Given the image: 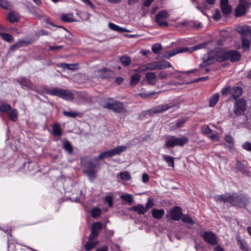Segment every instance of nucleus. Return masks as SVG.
Segmentation results:
<instances>
[{"instance_id": "a211bd4d", "label": "nucleus", "mask_w": 251, "mask_h": 251, "mask_svg": "<svg viewBox=\"0 0 251 251\" xmlns=\"http://www.w3.org/2000/svg\"><path fill=\"white\" fill-rule=\"evenodd\" d=\"M145 78L149 84L154 85L157 80L155 74L153 72H148L145 74Z\"/></svg>"}, {"instance_id": "a878e982", "label": "nucleus", "mask_w": 251, "mask_h": 251, "mask_svg": "<svg viewBox=\"0 0 251 251\" xmlns=\"http://www.w3.org/2000/svg\"><path fill=\"white\" fill-rule=\"evenodd\" d=\"M220 5L223 14L227 15L231 13L232 8L228 4V2L220 3Z\"/></svg>"}, {"instance_id": "f8f14e48", "label": "nucleus", "mask_w": 251, "mask_h": 251, "mask_svg": "<svg viewBox=\"0 0 251 251\" xmlns=\"http://www.w3.org/2000/svg\"><path fill=\"white\" fill-rule=\"evenodd\" d=\"M202 237L206 242L211 245H214L218 243V238L212 232H204L203 234Z\"/></svg>"}, {"instance_id": "9b49d317", "label": "nucleus", "mask_w": 251, "mask_h": 251, "mask_svg": "<svg viewBox=\"0 0 251 251\" xmlns=\"http://www.w3.org/2000/svg\"><path fill=\"white\" fill-rule=\"evenodd\" d=\"M169 14L167 11L162 10L156 15L155 21L160 26H167L168 23L166 19L169 17Z\"/></svg>"}, {"instance_id": "39448f33", "label": "nucleus", "mask_w": 251, "mask_h": 251, "mask_svg": "<svg viewBox=\"0 0 251 251\" xmlns=\"http://www.w3.org/2000/svg\"><path fill=\"white\" fill-rule=\"evenodd\" d=\"M188 138L186 137H177L176 136H170L166 141L165 146L168 148H172L175 146H183L188 143Z\"/></svg>"}, {"instance_id": "c9c22d12", "label": "nucleus", "mask_w": 251, "mask_h": 251, "mask_svg": "<svg viewBox=\"0 0 251 251\" xmlns=\"http://www.w3.org/2000/svg\"><path fill=\"white\" fill-rule=\"evenodd\" d=\"M246 12L244 8L240 4L236 8L235 16L236 17H241L245 15Z\"/></svg>"}, {"instance_id": "58836bf2", "label": "nucleus", "mask_w": 251, "mask_h": 251, "mask_svg": "<svg viewBox=\"0 0 251 251\" xmlns=\"http://www.w3.org/2000/svg\"><path fill=\"white\" fill-rule=\"evenodd\" d=\"M205 47V44H201L195 46H193L192 47H186L187 52H192L197 50H199L200 49H202Z\"/></svg>"}, {"instance_id": "412c9836", "label": "nucleus", "mask_w": 251, "mask_h": 251, "mask_svg": "<svg viewBox=\"0 0 251 251\" xmlns=\"http://www.w3.org/2000/svg\"><path fill=\"white\" fill-rule=\"evenodd\" d=\"M187 49L186 47H184L182 48H176L173 50H172L170 51L169 52H167L168 55L165 56V57L167 59H169L171 57L178 54L179 53H182L184 52H187Z\"/></svg>"}, {"instance_id": "f3484780", "label": "nucleus", "mask_w": 251, "mask_h": 251, "mask_svg": "<svg viewBox=\"0 0 251 251\" xmlns=\"http://www.w3.org/2000/svg\"><path fill=\"white\" fill-rule=\"evenodd\" d=\"M181 209L178 206L175 207L171 211V216L174 221H178L182 217Z\"/></svg>"}, {"instance_id": "338daca9", "label": "nucleus", "mask_w": 251, "mask_h": 251, "mask_svg": "<svg viewBox=\"0 0 251 251\" xmlns=\"http://www.w3.org/2000/svg\"><path fill=\"white\" fill-rule=\"evenodd\" d=\"M149 176L147 174H143L142 175V181L144 183H147L149 181Z\"/></svg>"}, {"instance_id": "c03bdc74", "label": "nucleus", "mask_w": 251, "mask_h": 251, "mask_svg": "<svg viewBox=\"0 0 251 251\" xmlns=\"http://www.w3.org/2000/svg\"><path fill=\"white\" fill-rule=\"evenodd\" d=\"M9 117L12 121H15L17 118V111L15 109H13L9 112Z\"/></svg>"}, {"instance_id": "0e129e2a", "label": "nucleus", "mask_w": 251, "mask_h": 251, "mask_svg": "<svg viewBox=\"0 0 251 251\" xmlns=\"http://www.w3.org/2000/svg\"><path fill=\"white\" fill-rule=\"evenodd\" d=\"M243 148L248 151H251V143L246 142L243 145Z\"/></svg>"}, {"instance_id": "69168bd1", "label": "nucleus", "mask_w": 251, "mask_h": 251, "mask_svg": "<svg viewBox=\"0 0 251 251\" xmlns=\"http://www.w3.org/2000/svg\"><path fill=\"white\" fill-rule=\"evenodd\" d=\"M208 79H209V77H208V76L199 77V78H196L194 80H193L192 81V82H193V83L198 82L200 81H204V80H207Z\"/></svg>"}, {"instance_id": "13d9d810", "label": "nucleus", "mask_w": 251, "mask_h": 251, "mask_svg": "<svg viewBox=\"0 0 251 251\" xmlns=\"http://www.w3.org/2000/svg\"><path fill=\"white\" fill-rule=\"evenodd\" d=\"M186 119L185 118H182L177 121L176 123V128L182 127L184 123L186 122Z\"/></svg>"}, {"instance_id": "bf43d9fd", "label": "nucleus", "mask_w": 251, "mask_h": 251, "mask_svg": "<svg viewBox=\"0 0 251 251\" xmlns=\"http://www.w3.org/2000/svg\"><path fill=\"white\" fill-rule=\"evenodd\" d=\"M0 6L7 9L9 7V3L7 0H0Z\"/></svg>"}, {"instance_id": "ddd939ff", "label": "nucleus", "mask_w": 251, "mask_h": 251, "mask_svg": "<svg viewBox=\"0 0 251 251\" xmlns=\"http://www.w3.org/2000/svg\"><path fill=\"white\" fill-rule=\"evenodd\" d=\"M102 229V224L100 222L93 223L91 227V233L89 236V239L93 240L95 237H97Z\"/></svg>"}, {"instance_id": "b1692460", "label": "nucleus", "mask_w": 251, "mask_h": 251, "mask_svg": "<svg viewBox=\"0 0 251 251\" xmlns=\"http://www.w3.org/2000/svg\"><path fill=\"white\" fill-rule=\"evenodd\" d=\"M129 209L136 212L139 215H144L147 212L144 206L141 204L131 207Z\"/></svg>"}, {"instance_id": "7ed1b4c3", "label": "nucleus", "mask_w": 251, "mask_h": 251, "mask_svg": "<svg viewBox=\"0 0 251 251\" xmlns=\"http://www.w3.org/2000/svg\"><path fill=\"white\" fill-rule=\"evenodd\" d=\"M102 106L109 110H112L116 113H122L125 111L123 103L112 98H107L101 102Z\"/></svg>"}, {"instance_id": "6e6d98bb", "label": "nucleus", "mask_w": 251, "mask_h": 251, "mask_svg": "<svg viewBox=\"0 0 251 251\" xmlns=\"http://www.w3.org/2000/svg\"><path fill=\"white\" fill-rule=\"evenodd\" d=\"M154 205V202L151 199H149L147 202L146 204L145 207H144L146 212L148 211V210L151 208L152 206Z\"/></svg>"}, {"instance_id": "f257e3e1", "label": "nucleus", "mask_w": 251, "mask_h": 251, "mask_svg": "<svg viewBox=\"0 0 251 251\" xmlns=\"http://www.w3.org/2000/svg\"><path fill=\"white\" fill-rule=\"evenodd\" d=\"M214 199L218 202H228L232 205L241 207H245L249 202V200L246 196L243 195H238L237 193H233L231 195L225 194L224 195H216L214 196Z\"/></svg>"}, {"instance_id": "2f4dec72", "label": "nucleus", "mask_w": 251, "mask_h": 251, "mask_svg": "<svg viewBox=\"0 0 251 251\" xmlns=\"http://www.w3.org/2000/svg\"><path fill=\"white\" fill-rule=\"evenodd\" d=\"M93 240L89 239V241L87 242L85 245V249L87 251H89L94 248L98 244V241H95Z\"/></svg>"}, {"instance_id": "423d86ee", "label": "nucleus", "mask_w": 251, "mask_h": 251, "mask_svg": "<svg viewBox=\"0 0 251 251\" xmlns=\"http://www.w3.org/2000/svg\"><path fill=\"white\" fill-rule=\"evenodd\" d=\"M127 149L126 146H119L116 148L110 150L106 151L104 152L100 153L97 157L99 160L120 154L121 153L125 151Z\"/></svg>"}, {"instance_id": "1a4fd4ad", "label": "nucleus", "mask_w": 251, "mask_h": 251, "mask_svg": "<svg viewBox=\"0 0 251 251\" xmlns=\"http://www.w3.org/2000/svg\"><path fill=\"white\" fill-rule=\"evenodd\" d=\"M233 108V111L236 116H239L243 115L246 110L245 100L241 98L237 100L234 104Z\"/></svg>"}, {"instance_id": "9d476101", "label": "nucleus", "mask_w": 251, "mask_h": 251, "mask_svg": "<svg viewBox=\"0 0 251 251\" xmlns=\"http://www.w3.org/2000/svg\"><path fill=\"white\" fill-rule=\"evenodd\" d=\"M148 70H156L170 68L171 64L167 61H153L147 64Z\"/></svg>"}, {"instance_id": "aec40b11", "label": "nucleus", "mask_w": 251, "mask_h": 251, "mask_svg": "<svg viewBox=\"0 0 251 251\" xmlns=\"http://www.w3.org/2000/svg\"><path fill=\"white\" fill-rule=\"evenodd\" d=\"M235 169L236 171L240 172L242 173L244 175H249L250 174L249 171L247 169V168L244 166L242 163L237 161L235 164Z\"/></svg>"}, {"instance_id": "4be33fe9", "label": "nucleus", "mask_w": 251, "mask_h": 251, "mask_svg": "<svg viewBox=\"0 0 251 251\" xmlns=\"http://www.w3.org/2000/svg\"><path fill=\"white\" fill-rule=\"evenodd\" d=\"M152 217L156 219H161L165 214L163 209H153L151 210Z\"/></svg>"}, {"instance_id": "cd10ccee", "label": "nucleus", "mask_w": 251, "mask_h": 251, "mask_svg": "<svg viewBox=\"0 0 251 251\" xmlns=\"http://www.w3.org/2000/svg\"><path fill=\"white\" fill-rule=\"evenodd\" d=\"M8 19L11 23L17 22L20 19V15L17 12L11 11L8 14Z\"/></svg>"}, {"instance_id": "09e8293b", "label": "nucleus", "mask_w": 251, "mask_h": 251, "mask_svg": "<svg viewBox=\"0 0 251 251\" xmlns=\"http://www.w3.org/2000/svg\"><path fill=\"white\" fill-rule=\"evenodd\" d=\"M121 178L125 180H129L131 178L130 174L127 172H124L120 173Z\"/></svg>"}, {"instance_id": "052dcab7", "label": "nucleus", "mask_w": 251, "mask_h": 251, "mask_svg": "<svg viewBox=\"0 0 251 251\" xmlns=\"http://www.w3.org/2000/svg\"><path fill=\"white\" fill-rule=\"evenodd\" d=\"M202 132L205 134H208L211 132V129L208 126H204L201 128Z\"/></svg>"}, {"instance_id": "e433bc0d", "label": "nucleus", "mask_w": 251, "mask_h": 251, "mask_svg": "<svg viewBox=\"0 0 251 251\" xmlns=\"http://www.w3.org/2000/svg\"><path fill=\"white\" fill-rule=\"evenodd\" d=\"M163 159L168 163V166L174 168V158L168 155H163Z\"/></svg>"}, {"instance_id": "393cba45", "label": "nucleus", "mask_w": 251, "mask_h": 251, "mask_svg": "<svg viewBox=\"0 0 251 251\" xmlns=\"http://www.w3.org/2000/svg\"><path fill=\"white\" fill-rule=\"evenodd\" d=\"M242 93V89L239 86L231 88V96L233 99H237L240 96Z\"/></svg>"}, {"instance_id": "2eb2a0df", "label": "nucleus", "mask_w": 251, "mask_h": 251, "mask_svg": "<svg viewBox=\"0 0 251 251\" xmlns=\"http://www.w3.org/2000/svg\"><path fill=\"white\" fill-rule=\"evenodd\" d=\"M17 82L21 84V87L23 89H32L33 83L32 81L26 78L21 77L17 80Z\"/></svg>"}, {"instance_id": "6ab92c4d", "label": "nucleus", "mask_w": 251, "mask_h": 251, "mask_svg": "<svg viewBox=\"0 0 251 251\" xmlns=\"http://www.w3.org/2000/svg\"><path fill=\"white\" fill-rule=\"evenodd\" d=\"M108 27L109 28L115 31H117L119 33H122V32H130V31L126 28H125L124 27H121L117 25H115L112 23H108Z\"/></svg>"}, {"instance_id": "bb28decb", "label": "nucleus", "mask_w": 251, "mask_h": 251, "mask_svg": "<svg viewBox=\"0 0 251 251\" xmlns=\"http://www.w3.org/2000/svg\"><path fill=\"white\" fill-rule=\"evenodd\" d=\"M182 221L187 225L188 228H191L194 224L193 219L188 215L184 214L181 218Z\"/></svg>"}, {"instance_id": "603ef678", "label": "nucleus", "mask_w": 251, "mask_h": 251, "mask_svg": "<svg viewBox=\"0 0 251 251\" xmlns=\"http://www.w3.org/2000/svg\"><path fill=\"white\" fill-rule=\"evenodd\" d=\"M63 114L66 117L71 118H75L78 115V113L77 112H72L66 111L63 112Z\"/></svg>"}, {"instance_id": "dca6fc26", "label": "nucleus", "mask_w": 251, "mask_h": 251, "mask_svg": "<svg viewBox=\"0 0 251 251\" xmlns=\"http://www.w3.org/2000/svg\"><path fill=\"white\" fill-rule=\"evenodd\" d=\"M96 75L102 78H110L114 76V72L109 69H103L96 71Z\"/></svg>"}, {"instance_id": "f03ea898", "label": "nucleus", "mask_w": 251, "mask_h": 251, "mask_svg": "<svg viewBox=\"0 0 251 251\" xmlns=\"http://www.w3.org/2000/svg\"><path fill=\"white\" fill-rule=\"evenodd\" d=\"M242 41V49L246 51L250 48L251 43V27L247 25L240 26L237 28Z\"/></svg>"}, {"instance_id": "4c0bfd02", "label": "nucleus", "mask_w": 251, "mask_h": 251, "mask_svg": "<svg viewBox=\"0 0 251 251\" xmlns=\"http://www.w3.org/2000/svg\"><path fill=\"white\" fill-rule=\"evenodd\" d=\"M0 36L2 38V39L9 43H11L14 41L13 37L8 33H0Z\"/></svg>"}, {"instance_id": "a18cd8bd", "label": "nucleus", "mask_w": 251, "mask_h": 251, "mask_svg": "<svg viewBox=\"0 0 251 251\" xmlns=\"http://www.w3.org/2000/svg\"><path fill=\"white\" fill-rule=\"evenodd\" d=\"M240 4L247 11L251 6V2L246 0H240Z\"/></svg>"}, {"instance_id": "f704fd0d", "label": "nucleus", "mask_w": 251, "mask_h": 251, "mask_svg": "<svg viewBox=\"0 0 251 251\" xmlns=\"http://www.w3.org/2000/svg\"><path fill=\"white\" fill-rule=\"evenodd\" d=\"M141 75L139 74H135L132 75L130 80V85L135 86L138 83L140 80Z\"/></svg>"}, {"instance_id": "79ce46f5", "label": "nucleus", "mask_w": 251, "mask_h": 251, "mask_svg": "<svg viewBox=\"0 0 251 251\" xmlns=\"http://www.w3.org/2000/svg\"><path fill=\"white\" fill-rule=\"evenodd\" d=\"M61 89L57 88L50 89L47 90V93L51 95L59 97Z\"/></svg>"}, {"instance_id": "37998d69", "label": "nucleus", "mask_w": 251, "mask_h": 251, "mask_svg": "<svg viewBox=\"0 0 251 251\" xmlns=\"http://www.w3.org/2000/svg\"><path fill=\"white\" fill-rule=\"evenodd\" d=\"M11 109V107L9 104L4 103H0V111L6 112Z\"/></svg>"}, {"instance_id": "20e7f679", "label": "nucleus", "mask_w": 251, "mask_h": 251, "mask_svg": "<svg viewBox=\"0 0 251 251\" xmlns=\"http://www.w3.org/2000/svg\"><path fill=\"white\" fill-rule=\"evenodd\" d=\"M99 160L97 157L90 158L85 157L81 159V164L85 168L83 172L89 177H92L97 173L96 167L97 166V161Z\"/></svg>"}, {"instance_id": "5701e85b", "label": "nucleus", "mask_w": 251, "mask_h": 251, "mask_svg": "<svg viewBox=\"0 0 251 251\" xmlns=\"http://www.w3.org/2000/svg\"><path fill=\"white\" fill-rule=\"evenodd\" d=\"M59 97L67 100H71L73 99V95L69 91L61 89Z\"/></svg>"}, {"instance_id": "ea45409f", "label": "nucleus", "mask_w": 251, "mask_h": 251, "mask_svg": "<svg viewBox=\"0 0 251 251\" xmlns=\"http://www.w3.org/2000/svg\"><path fill=\"white\" fill-rule=\"evenodd\" d=\"M63 148L70 154L72 153L73 152V149L72 146L70 143L67 140L64 142Z\"/></svg>"}, {"instance_id": "4468645a", "label": "nucleus", "mask_w": 251, "mask_h": 251, "mask_svg": "<svg viewBox=\"0 0 251 251\" xmlns=\"http://www.w3.org/2000/svg\"><path fill=\"white\" fill-rule=\"evenodd\" d=\"M173 107H174L173 105H169L167 104L159 105L150 109V112L151 113L154 114L162 113L167 111Z\"/></svg>"}, {"instance_id": "473e14b6", "label": "nucleus", "mask_w": 251, "mask_h": 251, "mask_svg": "<svg viewBox=\"0 0 251 251\" xmlns=\"http://www.w3.org/2000/svg\"><path fill=\"white\" fill-rule=\"evenodd\" d=\"M219 95L218 94H215L212 96L209 99V106L210 107L214 106L219 100Z\"/></svg>"}, {"instance_id": "6e6552de", "label": "nucleus", "mask_w": 251, "mask_h": 251, "mask_svg": "<svg viewBox=\"0 0 251 251\" xmlns=\"http://www.w3.org/2000/svg\"><path fill=\"white\" fill-rule=\"evenodd\" d=\"M219 56H222V54H219L217 50H213L209 52L207 58L204 60L199 66L200 68H204L212 64L214 60L217 61V57Z\"/></svg>"}, {"instance_id": "0eeeda50", "label": "nucleus", "mask_w": 251, "mask_h": 251, "mask_svg": "<svg viewBox=\"0 0 251 251\" xmlns=\"http://www.w3.org/2000/svg\"><path fill=\"white\" fill-rule=\"evenodd\" d=\"M240 54L236 50H229L222 53V56L217 57V61L222 62L226 60H230L231 62L238 61L240 59Z\"/></svg>"}, {"instance_id": "7c9ffc66", "label": "nucleus", "mask_w": 251, "mask_h": 251, "mask_svg": "<svg viewBox=\"0 0 251 251\" xmlns=\"http://www.w3.org/2000/svg\"><path fill=\"white\" fill-rule=\"evenodd\" d=\"M60 18L64 22L71 23L75 21L73 14H62Z\"/></svg>"}, {"instance_id": "774afa93", "label": "nucleus", "mask_w": 251, "mask_h": 251, "mask_svg": "<svg viewBox=\"0 0 251 251\" xmlns=\"http://www.w3.org/2000/svg\"><path fill=\"white\" fill-rule=\"evenodd\" d=\"M240 248L242 249L243 251H248V248L246 243H244L243 242H240Z\"/></svg>"}, {"instance_id": "4d7b16f0", "label": "nucleus", "mask_w": 251, "mask_h": 251, "mask_svg": "<svg viewBox=\"0 0 251 251\" xmlns=\"http://www.w3.org/2000/svg\"><path fill=\"white\" fill-rule=\"evenodd\" d=\"M221 17V13H220V11L218 9H216L215 11V13L213 14V17H212L213 19L214 20L218 21L220 19Z\"/></svg>"}, {"instance_id": "680f3d73", "label": "nucleus", "mask_w": 251, "mask_h": 251, "mask_svg": "<svg viewBox=\"0 0 251 251\" xmlns=\"http://www.w3.org/2000/svg\"><path fill=\"white\" fill-rule=\"evenodd\" d=\"M104 201L107 202L109 206H112L113 205V198L110 196H106L105 198Z\"/></svg>"}, {"instance_id": "3c124183", "label": "nucleus", "mask_w": 251, "mask_h": 251, "mask_svg": "<svg viewBox=\"0 0 251 251\" xmlns=\"http://www.w3.org/2000/svg\"><path fill=\"white\" fill-rule=\"evenodd\" d=\"M30 43L31 42L29 41H25L22 40H20L17 42L18 47L20 48L22 47H25L29 45Z\"/></svg>"}, {"instance_id": "e2e57ef3", "label": "nucleus", "mask_w": 251, "mask_h": 251, "mask_svg": "<svg viewBox=\"0 0 251 251\" xmlns=\"http://www.w3.org/2000/svg\"><path fill=\"white\" fill-rule=\"evenodd\" d=\"M225 140L226 142L230 144H232L233 142V139L231 136L229 134L226 135L225 137Z\"/></svg>"}, {"instance_id": "a19ab883", "label": "nucleus", "mask_w": 251, "mask_h": 251, "mask_svg": "<svg viewBox=\"0 0 251 251\" xmlns=\"http://www.w3.org/2000/svg\"><path fill=\"white\" fill-rule=\"evenodd\" d=\"M120 60L125 66H128L131 63L130 58L127 56H123L121 57Z\"/></svg>"}, {"instance_id": "c85d7f7f", "label": "nucleus", "mask_w": 251, "mask_h": 251, "mask_svg": "<svg viewBox=\"0 0 251 251\" xmlns=\"http://www.w3.org/2000/svg\"><path fill=\"white\" fill-rule=\"evenodd\" d=\"M62 132L60 125L58 123L54 124L52 127V134L54 136L60 137L62 135Z\"/></svg>"}, {"instance_id": "49530a36", "label": "nucleus", "mask_w": 251, "mask_h": 251, "mask_svg": "<svg viewBox=\"0 0 251 251\" xmlns=\"http://www.w3.org/2000/svg\"><path fill=\"white\" fill-rule=\"evenodd\" d=\"M101 212V210L100 208L95 207L92 209L91 213L93 217L96 218L100 215Z\"/></svg>"}, {"instance_id": "c756f323", "label": "nucleus", "mask_w": 251, "mask_h": 251, "mask_svg": "<svg viewBox=\"0 0 251 251\" xmlns=\"http://www.w3.org/2000/svg\"><path fill=\"white\" fill-rule=\"evenodd\" d=\"M213 4V3H209V2L207 1V0H205L203 1H202L201 3V6H197V8L201 11L204 15H206V13H205L204 11L202 9V8L204 9H209L211 7V5Z\"/></svg>"}, {"instance_id": "8fccbe9b", "label": "nucleus", "mask_w": 251, "mask_h": 251, "mask_svg": "<svg viewBox=\"0 0 251 251\" xmlns=\"http://www.w3.org/2000/svg\"><path fill=\"white\" fill-rule=\"evenodd\" d=\"M231 87L226 86L222 89V94L223 95H231Z\"/></svg>"}, {"instance_id": "5fc2aeb1", "label": "nucleus", "mask_w": 251, "mask_h": 251, "mask_svg": "<svg viewBox=\"0 0 251 251\" xmlns=\"http://www.w3.org/2000/svg\"><path fill=\"white\" fill-rule=\"evenodd\" d=\"M146 71H148L147 64L141 65L138 68L134 70L137 72H143Z\"/></svg>"}, {"instance_id": "72a5a7b5", "label": "nucleus", "mask_w": 251, "mask_h": 251, "mask_svg": "<svg viewBox=\"0 0 251 251\" xmlns=\"http://www.w3.org/2000/svg\"><path fill=\"white\" fill-rule=\"evenodd\" d=\"M120 198L125 203L129 204H131L133 201V197L129 194L122 195Z\"/></svg>"}, {"instance_id": "de8ad7c7", "label": "nucleus", "mask_w": 251, "mask_h": 251, "mask_svg": "<svg viewBox=\"0 0 251 251\" xmlns=\"http://www.w3.org/2000/svg\"><path fill=\"white\" fill-rule=\"evenodd\" d=\"M152 50L155 54H158L162 49V46L159 44H155L152 47Z\"/></svg>"}, {"instance_id": "864d4df0", "label": "nucleus", "mask_w": 251, "mask_h": 251, "mask_svg": "<svg viewBox=\"0 0 251 251\" xmlns=\"http://www.w3.org/2000/svg\"><path fill=\"white\" fill-rule=\"evenodd\" d=\"M60 66L64 69H68V70H74V64H67V63H61L60 65Z\"/></svg>"}]
</instances>
